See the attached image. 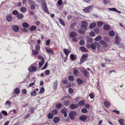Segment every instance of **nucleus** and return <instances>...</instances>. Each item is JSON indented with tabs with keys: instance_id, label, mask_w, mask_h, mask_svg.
<instances>
[{
	"instance_id": "44",
	"label": "nucleus",
	"mask_w": 125,
	"mask_h": 125,
	"mask_svg": "<svg viewBox=\"0 0 125 125\" xmlns=\"http://www.w3.org/2000/svg\"><path fill=\"white\" fill-rule=\"evenodd\" d=\"M69 117L71 119L73 120L74 118V116L70 113L69 115Z\"/></svg>"
},
{
	"instance_id": "57",
	"label": "nucleus",
	"mask_w": 125,
	"mask_h": 125,
	"mask_svg": "<svg viewBox=\"0 0 125 125\" xmlns=\"http://www.w3.org/2000/svg\"><path fill=\"white\" fill-rule=\"evenodd\" d=\"M50 39L47 40L46 42V44L47 46H49L50 44Z\"/></svg>"
},
{
	"instance_id": "20",
	"label": "nucleus",
	"mask_w": 125,
	"mask_h": 125,
	"mask_svg": "<svg viewBox=\"0 0 125 125\" xmlns=\"http://www.w3.org/2000/svg\"><path fill=\"white\" fill-rule=\"evenodd\" d=\"M100 42L101 44L104 45L105 47H107V45L105 41L102 40H100Z\"/></svg>"
},
{
	"instance_id": "31",
	"label": "nucleus",
	"mask_w": 125,
	"mask_h": 125,
	"mask_svg": "<svg viewBox=\"0 0 125 125\" xmlns=\"http://www.w3.org/2000/svg\"><path fill=\"white\" fill-rule=\"evenodd\" d=\"M27 10V9L25 7H22L20 9V11L22 12H25Z\"/></svg>"
},
{
	"instance_id": "8",
	"label": "nucleus",
	"mask_w": 125,
	"mask_h": 125,
	"mask_svg": "<svg viewBox=\"0 0 125 125\" xmlns=\"http://www.w3.org/2000/svg\"><path fill=\"white\" fill-rule=\"evenodd\" d=\"M108 9L109 10L113 11H115L116 12L118 13L119 14H120L121 13V12L120 11H118L117 10L116 8H109Z\"/></svg>"
},
{
	"instance_id": "26",
	"label": "nucleus",
	"mask_w": 125,
	"mask_h": 125,
	"mask_svg": "<svg viewBox=\"0 0 125 125\" xmlns=\"http://www.w3.org/2000/svg\"><path fill=\"white\" fill-rule=\"evenodd\" d=\"M62 106V104L61 103H57L55 105V107L59 109L61 108Z\"/></svg>"
},
{
	"instance_id": "47",
	"label": "nucleus",
	"mask_w": 125,
	"mask_h": 125,
	"mask_svg": "<svg viewBox=\"0 0 125 125\" xmlns=\"http://www.w3.org/2000/svg\"><path fill=\"white\" fill-rule=\"evenodd\" d=\"M103 23V22L102 21H98L97 23V25L98 26L100 27L102 25Z\"/></svg>"
},
{
	"instance_id": "7",
	"label": "nucleus",
	"mask_w": 125,
	"mask_h": 125,
	"mask_svg": "<svg viewBox=\"0 0 125 125\" xmlns=\"http://www.w3.org/2000/svg\"><path fill=\"white\" fill-rule=\"evenodd\" d=\"M120 39V38L119 37L118 35L116 34L115 37V40L114 42V43L116 45H119V41Z\"/></svg>"
},
{
	"instance_id": "9",
	"label": "nucleus",
	"mask_w": 125,
	"mask_h": 125,
	"mask_svg": "<svg viewBox=\"0 0 125 125\" xmlns=\"http://www.w3.org/2000/svg\"><path fill=\"white\" fill-rule=\"evenodd\" d=\"M78 107V105L77 104H72L70 106V108L72 109H74L75 108H77Z\"/></svg>"
},
{
	"instance_id": "48",
	"label": "nucleus",
	"mask_w": 125,
	"mask_h": 125,
	"mask_svg": "<svg viewBox=\"0 0 125 125\" xmlns=\"http://www.w3.org/2000/svg\"><path fill=\"white\" fill-rule=\"evenodd\" d=\"M58 113V110L56 109H54L52 111V114L54 115Z\"/></svg>"
},
{
	"instance_id": "46",
	"label": "nucleus",
	"mask_w": 125,
	"mask_h": 125,
	"mask_svg": "<svg viewBox=\"0 0 125 125\" xmlns=\"http://www.w3.org/2000/svg\"><path fill=\"white\" fill-rule=\"evenodd\" d=\"M76 25V23L75 22H73V23L71 25L70 28L71 29L73 28Z\"/></svg>"
},
{
	"instance_id": "38",
	"label": "nucleus",
	"mask_w": 125,
	"mask_h": 125,
	"mask_svg": "<svg viewBox=\"0 0 125 125\" xmlns=\"http://www.w3.org/2000/svg\"><path fill=\"white\" fill-rule=\"evenodd\" d=\"M22 26L25 28H28L29 26V25L28 23L24 22L22 24Z\"/></svg>"
},
{
	"instance_id": "11",
	"label": "nucleus",
	"mask_w": 125,
	"mask_h": 125,
	"mask_svg": "<svg viewBox=\"0 0 125 125\" xmlns=\"http://www.w3.org/2000/svg\"><path fill=\"white\" fill-rule=\"evenodd\" d=\"M6 20L8 22L11 21L12 20V17L10 15H8L6 18Z\"/></svg>"
},
{
	"instance_id": "50",
	"label": "nucleus",
	"mask_w": 125,
	"mask_h": 125,
	"mask_svg": "<svg viewBox=\"0 0 125 125\" xmlns=\"http://www.w3.org/2000/svg\"><path fill=\"white\" fill-rule=\"evenodd\" d=\"M102 38V37L100 36H97L95 39V40L96 41H98Z\"/></svg>"
},
{
	"instance_id": "25",
	"label": "nucleus",
	"mask_w": 125,
	"mask_h": 125,
	"mask_svg": "<svg viewBox=\"0 0 125 125\" xmlns=\"http://www.w3.org/2000/svg\"><path fill=\"white\" fill-rule=\"evenodd\" d=\"M59 22L63 26H64L65 24L63 20L61 18H58Z\"/></svg>"
},
{
	"instance_id": "60",
	"label": "nucleus",
	"mask_w": 125,
	"mask_h": 125,
	"mask_svg": "<svg viewBox=\"0 0 125 125\" xmlns=\"http://www.w3.org/2000/svg\"><path fill=\"white\" fill-rule=\"evenodd\" d=\"M45 73L46 75H48L50 73V71L48 70H46L45 71Z\"/></svg>"
},
{
	"instance_id": "42",
	"label": "nucleus",
	"mask_w": 125,
	"mask_h": 125,
	"mask_svg": "<svg viewBox=\"0 0 125 125\" xmlns=\"http://www.w3.org/2000/svg\"><path fill=\"white\" fill-rule=\"evenodd\" d=\"M125 121V120L123 119H120L118 120V122L121 124H123V122Z\"/></svg>"
},
{
	"instance_id": "61",
	"label": "nucleus",
	"mask_w": 125,
	"mask_h": 125,
	"mask_svg": "<svg viewBox=\"0 0 125 125\" xmlns=\"http://www.w3.org/2000/svg\"><path fill=\"white\" fill-rule=\"evenodd\" d=\"M36 92L35 91H34L32 92L31 93V95L32 96H35L36 95Z\"/></svg>"
},
{
	"instance_id": "33",
	"label": "nucleus",
	"mask_w": 125,
	"mask_h": 125,
	"mask_svg": "<svg viewBox=\"0 0 125 125\" xmlns=\"http://www.w3.org/2000/svg\"><path fill=\"white\" fill-rule=\"evenodd\" d=\"M20 92V89L18 88H16L14 90V93L16 94H19Z\"/></svg>"
},
{
	"instance_id": "30",
	"label": "nucleus",
	"mask_w": 125,
	"mask_h": 125,
	"mask_svg": "<svg viewBox=\"0 0 125 125\" xmlns=\"http://www.w3.org/2000/svg\"><path fill=\"white\" fill-rule=\"evenodd\" d=\"M85 103L84 101L83 100H82L79 101L78 104V105L83 106Z\"/></svg>"
},
{
	"instance_id": "54",
	"label": "nucleus",
	"mask_w": 125,
	"mask_h": 125,
	"mask_svg": "<svg viewBox=\"0 0 125 125\" xmlns=\"http://www.w3.org/2000/svg\"><path fill=\"white\" fill-rule=\"evenodd\" d=\"M3 115H4L6 116L7 115L8 113L5 110H3L1 111Z\"/></svg>"
},
{
	"instance_id": "19",
	"label": "nucleus",
	"mask_w": 125,
	"mask_h": 125,
	"mask_svg": "<svg viewBox=\"0 0 125 125\" xmlns=\"http://www.w3.org/2000/svg\"><path fill=\"white\" fill-rule=\"evenodd\" d=\"M37 70V68L34 66H32L31 68H30L29 69V71L31 72L35 71Z\"/></svg>"
},
{
	"instance_id": "15",
	"label": "nucleus",
	"mask_w": 125,
	"mask_h": 125,
	"mask_svg": "<svg viewBox=\"0 0 125 125\" xmlns=\"http://www.w3.org/2000/svg\"><path fill=\"white\" fill-rule=\"evenodd\" d=\"M45 49L47 52L51 54H53V51L51 48H46Z\"/></svg>"
},
{
	"instance_id": "63",
	"label": "nucleus",
	"mask_w": 125,
	"mask_h": 125,
	"mask_svg": "<svg viewBox=\"0 0 125 125\" xmlns=\"http://www.w3.org/2000/svg\"><path fill=\"white\" fill-rule=\"evenodd\" d=\"M68 91L69 92L71 93H72L73 92V89L71 88H70L69 89Z\"/></svg>"
},
{
	"instance_id": "39",
	"label": "nucleus",
	"mask_w": 125,
	"mask_h": 125,
	"mask_svg": "<svg viewBox=\"0 0 125 125\" xmlns=\"http://www.w3.org/2000/svg\"><path fill=\"white\" fill-rule=\"evenodd\" d=\"M48 118L49 119H52L53 118V116L52 113H50L48 114L47 115Z\"/></svg>"
},
{
	"instance_id": "55",
	"label": "nucleus",
	"mask_w": 125,
	"mask_h": 125,
	"mask_svg": "<svg viewBox=\"0 0 125 125\" xmlns=\"http://www.w3.org/2000/svg\"><path fill=\"white\" fill-rule=\"evenodd\" d=\"M44 88L43 87H42L40 88V94L44 92Z\"/></svg>"
},
{
	"instance_id": "51",
	"label": "nucleus",
	"mask_w": 125,
	"mask_h": 125,
	"mask_svg": "<svg viewBox=\"0 0 125 125\" xmlns=\"http://www.w3.org/2000/svg\"><path fill=\"white\" fill-rule=\"evenodd\" d=\"M89 35L92 36L93 37L95 35V33L94 32L92 31L90 33Z\"/></svg>"
},
{
	"instance_id": "17",
	"label": "nucleus",
	"mask_w": 125,
	"mask_h": 125,
	"mask_svg": "<svg viewBox=\"0 0 125 125\" xmlns=\"http://www.w3.org/2000/svg\"><path fill=\"white\" fill-rule=\"evenodd\" d=\"M79 73L78 71L76 69H74L73 74L74 76H77L78 74Z\"/></svg>"
},
{
	"instance_id": "64",
	"label": "nucleus",
	"mask_w": 125,
	"mask_h": 125,
	"mask_svg": "<svg viewBox=\"0 0 125 125\" xmlns=\"http://www.w3.org/2000/svg\"><path fill=\"white\" fill-rule=\"evenodd\" d=\"M62 0H59L57 1L58 4L59 5H60L62 4Z\"/></svg>"
},
{
	"instance_id": "35",
	"label": "nucleus",
	"mask_w": 125,
	"mask_h": 125,
	"mask_svg": "<svg viewBox=\"0 0 125 125\" xmlns=\"http://www.w3.org/2000/svg\"><path fill=\"white\" fill-rule=\"evenodd\" d=\"M36 29V27L34 26H32L29 29V30L30 31H33L35 30Z\"/></svg>"
},
{
	"instance_id": "2",
	"label": "nucleus",
	"mask_w": 125,
	"mask_h": 125,
	"mask_svg": "<svg viewBox=\"0 0 125 125\" xmlns=\"http://www.w3.org/2000/svg\"><path fill=\"white\" fill-rule=\"evenodd\" d=\"M42 7L44 11L47 13H49V11L46 6V3L45 1L42 3Z\"/></svg>"
},
{
	"instance_id": "23",
	"label": "nucleus",
	"mask_w": 125,
	"mask_h": 125,
	"mask_svg": "<svg viewBox=\"0 0 125 125\" xmlns=\"http://www.w3.org/2000/svg\"><path fill=\"white\" fill-rule=\"evenodd\" d=\"M104 105L106 107H108L110 106V104L108 101H105L104 102Z\"/></svg>"
},
{
	"instance_id": "53",
	"label": "nucleus",
	"mask_w": 125,
	"mask_h": 125,
	"mask_svg": "<svg viewBox=\"0 0 125 125\" xmlns=\"http://www.w3.org/2000/svg\"><path fill=\"white\" fill-rule=\"evenodd\" d=\"M79 44L81 45H83L84 44V41L83 40H81L79 42Z\"/></svg>"
},
{
	"instance_id": "34",
	"label": "nucleus",
	"mask_w": 125,
	"mask_h": 125,
	"mask_svg": "<svg viewBox=\"0 0 125 125\" xmlns=\"http://www.w3.org/2000/svg\"><path fill=\"white\" fill-rule=\"evenodd\" d=\"M77 83L79 84H81L83 83V81L79 78H78L77 79Z\"/></svg>"
},
{
	"instance_id": "62",
	"label": "nucleus",
	"mask_w": 125,
	"mask_h": 125,
	"mask_svg": "<svg viewBox=\"0 0 125 125\" xmlns=\"http://www.w3.org/2000/svg\"><path fill=\"white\" fill-rule=\"evenodd\" d=\"M70 113L74 116L76 115V112L74 111H72Z\"/></svg>"
},
{
	"instance_id": "3",
	"label": "nucleus",
	"mask_w": 125,
	"mask_h": 125,
	"mask_svg": "<svg viewBox=\"0 0 125 125\" xmlns=\"http://www.w3.org/2000/svg\"><path fill=\"white\" fill-rule=\"evenodd\" d=\"M93 8V6H90L85 8V9L83 10V11L84 12L86 13L89 12Z\"/></svg>"
},
{
	"instance_id": "12",
	"label": "nucleus",
	"mask_w": 125,
	"mask_h": 125,
	"mask_svg": "<svg viewBox=\"0 0 125 125\" xmlns=\"http://www.w3.org/2000/svg\"><path fill=\"white\" fill-rule=\"evenodd\" d=\"M87 25V24L86 21H83L82 22V27L84 28L86 30V27Z\"/></svg>"
},
{
	"instance_id": "21",
	"label": "nucleus",
	"mask_w": 125,
	"mask_h": 125,
	"mask_svg": "<svg viewBox=\"0 0 125 125\" xmlns=\"http://www.w3.org/2000/svg\"><path fill=\"white\" fill-rule=\"evenodd\" d=\"M44 62V60L43 59H42L41 60V61L39 62L38 65L39 67H41L42 66L43 63Z\"/></svg>"
},
{
	"instance_id": "52",
	"label": "nucleus",
	"mask_w": 125,
	"mask_h": 125,
	"mask_svg": "<svg viewBox=\"0 0 125 125\" xmlns=\"http://www.w3.org/2000/svg\"><path fill=\"white\" fill-rule=\"evenodd\" d=\"M12 14L14 15H17L18 14V12L17 10H15L12 11Z\"/></svg>"
},
{
	"instance_id": "5",
	"label": "nucleus",
	"mask_w": 125,
	"mask_h": 125,
	"mask_svg": "<svg viewBox=\"0 0 125 125\" xmlns=\"http://www.w3.org/2000/svg\"><path fill=\"white\" fill-rule=\"evenodd\" d=\"M87 57V54H83L82 55L80 60V62L83 63L85 61Z\"/></svg>"
},
{
	"instance_id": "49",
	"label": "nucleus",
	"mask_w": 125,
	"mask_h": 125,
	"mask_svg": "<svg viewBox=\"0 0 125 125\" xmlns=\"http://www.w3.org/2000/svg\"><path fill=\"white\" fill-rule=\"evenodd\" d=\"M81 111L83 113H86L87 112V110L86 108H83L82 109Z\"/></svg>"
},
{
	"instance_id": "27",
	"label": "nucleus",
	"mask_w": 125,
	"mask_h": 125,
	"mask_svg": "<svg viewBox=\"0 0 125 125\" xmlns=\"http://www.w3.org/2000/svg\"><path fill=\"white\" fill-rule=\"evenodd\" d=\"M32 52V54L34 55L38 54L39 53V51L37 50H33Z\"/></svg>"
},
{
	"instance_id": "56",
	"label": "nucleus",
	"mask_w": 125,
	"mask_h": 125,
	"mask_svg": "<svg viewBox=\"0 0 125 125\" xmlns=\"http://www.w3.org/2000/svg\"><path fill=\"white\" fill-rule=\"evenodd\" d=\"M69 101H65L64 103V104L65 106H67L69 103Z\"/></svg>"
},
{
	"instance_id": "28",
	"label": "nucleus",
	"mask_w": 125,
	"mask_h": 125,
	"mask_svg": "<svg viewBox=\"0 0 125 125\" xmlns=\"http://www.w3.org/2000/svg\"><path fill=\"white\" fill-rule=\"evenodd\" d=\"M24 17L23 15L22 14H18L17 16V17L20 19H22Z\"/></svg>"
},
{
	"instance_id": "13",
	"label": "nucleus",
	"mask_w": 125,
	"mask_h": 125,
	"mask_svg": "<svg viewBox=\"0 0 125 125\" xmlns=\"http://www.w3.org/2000/svg\"><path fill=\"white\" fill-rule=\"evenodd\" d=\"M82 72L83 73L84 76L85 77H87L89 75V73L86 70H82Z\"/></svg>"
},
{
	"instance_id": "24",
	"label": "nucleus",
	"mask_w": 125,
	"mask_h": 125,
	"mask_svg": "<svg viewBox=\"0 0 125 125\" xmlns=\"http://www.w3.org/2000/svg\"><path fill=\"white\" fill-rule=\"evenodd\" d=\"M59 117H54L53 119V121L55 123H57L59 121Z\"/></svg>"
},
{
	"instance_id": "32",
	"label": "nucleus",
	"mask_w": 125,
	"mask_h": 125,
	"mask_svg": "<svg viewBox=\"0 0 125 125\" xmlns=\"http://www.w3.org/2000/svg\"><path fill=\"white\" fill-rule=\"evenodd\" d=\"M96 25V23H91L89 26V27L90 28H94Z\"/></svg>"
},
{
	"instance_id": "4",
	"label": "nucleus",
	"mask_w": 125,
	"mask_h": 125,
	"mask_svg": "<svg viewBox=\"0 0 125 125\" xmlns=\"http://www.w3.org/2000/svg\"><path fill=\"white\" fill-rule=\"evenodd\" d=\"M28 2L30 4H31L30 7V9L32 10H34L35 9L34 2L31 0H28Z\"/></svg>"
},
{
	"instance_id": "1",
	"label": "nucleus",
	"mask_w": 125,
	"mask_h": 125,
	"mask_svg": "<svg viewBox=\"0 0 125 125\" xmlns=\"http://www.w3.org/2000/svg\"><path fill=\"white\" fill-rule=\"evenodd\" d=\"M96 47L97 50L99 51L100 46V44L97 42H95L94 43H92L91 44V47L93 49H95Z\"/></svg>"
},
{
	"instance_id": "18",
	"label": "nucleus",
	"mask_w": 125,
	"mask_h": 125,
	"mask_svg": "<svg viewBox=\"0 0 125 125\" xmlns=\"http://www.w3.org/2000/svg\"><path fill=\"white\" fill-rule=\"evenodd\" d=\"M63 52L66 56L68 55L71 52L70 50H67L66 49H63Z\"/></svg>"
},
{
	"instance_id": "40",
	"label": "nucleus",
	"mask_w": 125,
	"mask_h": 125,
	"mask_svg": "<svg viewBox=\"0 0 125 125\" xmlns=\"http://www.w3.org/2000/svg\"><path fill=\"white\" fill-rule=\"evenodd\" d=\"M109 34L110 36H113L115 35V32L113 31H111L109 32Z\"/></svg>"
},
{
	"instance_id": "29",
	"label": "nucleus",
	"mask_w": 125,
	"mask_h": 125,
	"mask_svg": "<svg viewBox=\"0 0 125 125\" xmlns=\"http://www.w3.org/2000/svg\"><path fill=\"white\" fill-rule=\"evenodd\" d=\"M103 28L104 30H108L109 29L110 27L109 26L107 25H104V26Z\"/></svg>"
},
{
	"instance_id": "14",
	"label": "nucleus",
	"mask_w": 125,
	"mask_h": 125,
	"mask_svg": "<svg viewBox=\"0 0 125 125\" xmlns=\"http://www.w3.org/2000/svg\"><path fill=\"white\" fill-rule=\"evenodd\" d=\"M77 34L76 33L74 32L73 31L71 32L70 34V36L71 38H73L76 36Z\"/></svg>"
},
{
	"instance_id": "45",
	"label": "nucleus",
	"mask_w": 125,
	"mask_h": 125,
	"mask_svg": "<svg viewBox=\"0 0 125 125\" xmlns=\"http://www.w3.org/2000/svg\"><path fill=\"white\" fill-rule=\"evenodd\" d=\"M78 31L79 32L83 34H84L85 33V32L81 29H79L78 30Z\"/></svg>"
},
{
	"instance_id": "16",
	"label": "nucleus",
	"mask_w": 125,
	"mask_h": 125,
	"mask_svg": "<svg viewBox=\"0 0 125 125\" xmlns=\"http://www.w3.org/2000/svg\"><path fill=\"white\" fill-rule=\"evenodd\" d=\"M13 29L14 31L16 32H18L19 29V27L17 25L14 26L13 27Z\"/></svg>"
},
{
	"instance_id": "37",
	"label": "nucleus",
	"mask_w": 125,
	"mask_h": 125,
	"mask_svg": "<svg viewBox=\"0 0 125 125\" xmlns=\"http://www.w3.org/2000/svg\"><path fill=\"white\" fill-rule=\"evenodd\" d=\"M68 78L71 81H73L74 79V77L73 75H70L69 76Z\"/></svg>"
},
{
	"instance_id": "58",
	"label": "nucleus",
	"mask_w": 125,
	"mask_h": 125,
	"mask_svg": "<svg viewBox=\"0 0 125 125\" xmlns=\"http://www.w3.org/2000/svg\"><path fill=\"white\" fill-rule=\"evenodd\" d=\"M67 111V109H66V108L63 109L61 110V112L63 114L64 113L66 112Z\"/></svg>"
},
{
	"instance_id": "41",
	"label": "nucleus",
	"mask_w": 125,
	"mask_h": 125,
	"mask_svg": "<svg viewBox=\"0 0 125 125\" xmlns=\"http://www.w3.org/2000/svg\"><path fill=\"white\" fill-rule=\"evenodd\" d=\"M94 31L96 33L98 34L99 33V29L98 27H96L94 29Z\"/></svg>"
},
{
	"instance_id": "36",
	"label": "nucleus",
	"mask_w": 125,
	"mask_h": 125,
	"mask_svg": "<svg viewBox=\"0 0 125 125\" xmlns=\"http://www.w3.org/2000/svg\"><path fill=\"white\" fill-rule=\"evenodd\" d=\"M53 84V88L54 89H56L57 88V81H56L54 82Z\"/></svg>"
},
{
	"instance_id": "22",
	"label": "nucleus",
	"mask_w": 125,
	"mask_h": 125,
	"mask_svg": "<svg viewBox=\"0 0 125 125\" xmlns=\"http://www.w3.org/2000/svg\"><path fill=\"white\" fill-rule=\"evenodd\" d=\"M80 49L83 52H88V50L86 48L83 47H80Z\"/></svg>"
},
{
	"instance_id": "10",
	"label": "nucleus",
	"mask_w": 125,
	"mask_h": 125,
	"mask_svg": "<svg viewBox=\"0 0 125 125\" xmlns=\"http://www.w3.org/2000/svg\"><path fill=\"white\" fill-rule=\"evenodd\" d=\"M87 118V117L86 116L82 115L80 117L79 119L80 120L83 121L86 120Z\"/></svg>"
},
{
	"instance_id": "6",
	"label": "nucleus",
	"mask_w": 125,
	"mask_h": 125,
	"mask_svg": "<svg viewBox=\"0 0 125 125\" xmlns=\"http://www.w3.org/2000/svg\"><path fill=\"white\" fill-rule=\"evenodd\" d=\"M11 105V103L9 100L7 101L5 104V107L7 108H8L10 107Z\"/></svg>"
},
{
	"instance_id": "59",
	"label": "nucleus",
	"mask_w": 125,
	"mask_h": 125,
	"mask_svg": "<svg viewBox=\"0 0 125 125\" xmlns=\"http://www.w3.org/2000/svg\"><path fill=\"white\" fill-rule=\"evenodd\" d=\"M103 3L105 5H107L109 3V1L107 0H103Z\"/></svg>"
},
{
	"instance_id": "43",
	"label": "nucleus",
	"mask_w": 125,
	"mask_h": 125,
	"mask_svg": "<svg viewBox=\"0 0 125 125\" xmlns=\"http://www.w3.org/2000/svg\"><path fill=\"white\" fill-rule=\"evenodd\" d=\"M35 108H33L32 107H31L30 108V112L32 113L34 112V110Z\"/></svg>"
}]
</instances>
